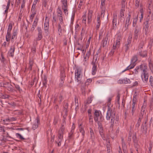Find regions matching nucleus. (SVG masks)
<instances>
[{
    "mask_svg": "<svg viewBox=\"0 0 153 153\" xmlns=\"http://www.w3.org/2000/svg\"><path fill=\"white\" fill-rule=\"evenodd\" d=\"M132 36L131 35H130L127 39V43L126 44V51L128 49L131 43Z\"/></svg>",
    "mask_w": 153,
    "mask_h": 153,
    "instance_id": "18",
    "label": "nucleus"
},
{
    "mask_svg": "<svg viewBox=\"0 0 153 153\" xmlns=\"http://www.w3.org/2000/svg\"><path fill=\"white\" fill-rule=\"evenodd\" d=\"M124 13L123 12V10L121 9L120 12V18L121 19H122V18H123L124 17Z\"/></svg>",
    "mask_w": 153,
    "mask_h": 153,
    "instance_id": "46",
    "label": "nucleus"
},
{
    "mask_svg": "<svg viewBox=\"0 0 153 153\" xmlns=\"http://www.w3.org/2000/svg\"><path fill=\"white\" fill-rule=\"evenodd\" d=\"M82 22L83 23H84L85 24V25L86 26V14H85L82 17Z\"/></svg>",
    "mask_w": 153,
    "mask_h": 153,
    "instance_id": "45",
    "label": "nucleus"
},
{
    "mask_svg": "<svg viewBox=\"0 0 153 153\" xmlns=\"http://www.w3.org/2000/svg\"><path fill=\"white\" fill-rule=\"evenodd\" d=\"M141 28V27L140 26H137L135 27L134 32V39L136 40L137 39L139 33L140 31Z\"/></svg>",
    "mask_w": 153,
    "mask_h": 153,
    "instance_id": "14",
    "label": "nucleus"
},
{
    "mask_svg": "<svg viewBox=\"0 0 153 153\" xmlns=\"http://www.w3.org/2000/svg\"><path fill=\"white\" fill-rule=\"evenodd\" d=\"M68 103H66L65 104V106L64 108V109L63 110V112L66 115H67V112H68Z\"/></svg>",
    "mask_w": 153,
    "mask_h": 153,
    "instance_id": "38",
    "label": "nucleus"
},
{
    "mask_svg": "<svg viewBox=\"0 0 153 153\" xmlns=\"http://www.w3.org/2000/svg\"><path fill=\"white\" fill-rule=\"evenodd\" d=\"M66 124V122L65 120H62L61 124V126L60 127L58 132V140L56 142L57 143L58 146H60L61 145V142L63 140V135L65 131V125Z\"/></svg>",
    "mask_w": 153,
    "mask_h": 153,
    "instance_id": "3",
    "label": "nucleus"
},
{
    "mask_svg": "<svg viewBox=\"0 0 153 153\" xmlns=\"http://www.w3.org/2000/svg\"><path fill=\"white\" fill-rule=\"evenodd\" d=\"M60 80H61V82H60L59 84V87H62L63 86V83H64V81L65 80V78L66 76L65 71L64 68L62 67H60Z\"/></svg>",
    "mask_w": 153,
    "mask_h": 153,
    "instance_id": "6",
    "label": "nucleus"
},
{
    "mask_svg": "<svg viewBox=\"0 0 153 153\" xmlns=\"http://www.w3.org/2000/svg\"><path fill=\"white\" fill-rule=\"evenodd\" d=\"M17 32L16 30H13V33L12 36L11 37V40L12 41H13V39L16 37V38L17 36Z\"/></svg>",
    "mask_w": 153,
    "mask_h": 153,
    "instance_id": "35",
    "label": "nucleus"
},
{
    "mask_svg": "<svg viewBox=\"0 0 153 153\" xmlns=\"http://www.w3.org/2000/svg\"><path fill=\"white\" fill-rule=\"evenodd\" d=\"M90 131L91 135V141L92 142H94V136L93 131L91 128H90Z\"/></svg>",
    "mask_w": 153,
    "mask_h": 153,
    "instance_id": "32",
    "label": "nucleus"
},
{
    "mask_svg": "<svg viewBox=\"0 0 153 153\" xmlns=\"http://www.w3.org/2000/svg\"><path fill=\"white\" fill-rule=\"evenodd\" d=\"M11 38V32L7 31L6 36V40L7 42H9Z\"/></svg>",
    "mask_w": 153,
    "mask_h": 153,
    "instance_id": "33",
    "label": "nucleus"
},
{
    "mask_svg": "<svg viewBox=\"0 0 153 153\" xmlns=\"http://www.w3.org/2000/svg\"><path fill=\"white\" fill-rule=\"evenodd\" d=\"M15 50V46L14 45L11 46L8 52V54L9 56L13 57L14 56V53Z\"/></svg>",
    "mask_w": 153,
    "mask_h": 153,
    "instance_id": "20",
    "label": "nucleus"
},
{
    "mask_svg": "<svg viewBox=\"0 0 153 153\" xmlns=\"http://www.w3.org/2000/svg\"><path fill=\"white\" fill-rule=\"evenodd\" d=\"M92 82V79H87L86 81L85 82V85H88L91 83Z\"/></svg>",
    "mask_w": 153,
    "mask_h": 153,
    "instance_id": "53",
    "label": "nucleus"
},
{
    "mask_svg": "<svg viewBox=\"0 0 153 153\" xmlns=\"http://www.w3.org/2000/svg\"><path fill=\"white\" fill-rule=\"evenodd\" d=\"M143 29L145 35H147L149 32V25H145L143 26Z\"/></svg>",
    "mask_w": 153,
    "mask_h": 153,
    "instance_id": "31",
    "label": "nucleus"
},
{
    "mask_svg": "<svg viewBox=\"0 0 153 153\" xmlns=\"http://www.w3.org/2000/svg\"><path fill=\"white\" fill-rule=\"evenodd\" d=\"M138 19V15H137L135 18H133V27H135L137 26H139L137 25V22Z\"/></svg>",
    "mask_w": 153,
    "mask_h": 153,
    "instance_id": "30",
    "label": "nucleus"
},
{
    "mask_svg": "<svg viewBox=\"0 0 153 153\" xmlns=\"http://www.w3.org/2000/svg\"><path fill=\"white\" fill-rule=\"evenodd\" d=\"M15 87L21 93L22 91V90L20 88L19 86L17 85H15Z\"/></svg>",
    "mask_w": 153,
    "mask_h": 153,
    "instance_id": "58",
    "label": "nucleus"
},
{
    "mask_svg": "<svg viewBox=\"0 0 153 153\" xmlns=\"http://www.w3.org/2000/svg\"><path fill=\"white\" fill-rule=\"evenodd\" d=\"M37 3H34V2H33V5L32 7V8L31 9V11H34L35 10V6L36 5Z\"/></svg>",
    "mask_w": 153,
    "mask_h": 153,
    "instance_id": "59",
    "label": "nucleus"
},
{
    "mask_svg": "<svg viewBox=\"0 0 153 153\" xmlns=\"http://www.w3.org/2000/svg\"><path fill=\"white\" fill-rule=\"evenodd\" d=\"M84 0H80L78 6V8L79 9H80L81 8L83 4Z\"/></svg>",
    "mask_w": 153,
    "mask_h": 153,
    "instance_id": "55",
    "label": "nucleus"
},
{
    "mask_svg": "<svg viewBox=\"0 0 153 153\" xmlns=\"http://www.w3.org/2000/svg\"><path fill=\"white\" fill-rule=\"evenodd\" d=\"M62 9L68 8V0H61Z\"/></svg>",
    "mask_w": 153,
    "mask_h": 153,
    "instance_id": "25",
    "label": "nucleus"
},
{
    "mask_svg": "<svg viewBox=\"0 0 153 153\" xmlns=\"http://www.w3.org/2000/svg\"><path fill=\"white\" fill-rule=\"evenodd\" d=\"M120 44V42L119 40H117L116 43H114L110 53V55H112L113 54L114 52V50L119 47Z\"/></svg>",
    "mask_w": 153,
    "mask_h": 153,
    "instance_id": "11",
    "label": "nucleus"
},
{
    "mask_svg": "<svg viewBox=\"0 0 153 153\" xmlns=\"http://www.w3.org/2000/svg\"><path fill=\"white\" fill-rule=\"evenodd\" d=\"M81 70L80 68H76L75 71V79L78 82H80L82 77Z\"/></svg>",
    "mask_w": 153,
    "mask_h": 153,
    "instance_id": "7",
    "label": "nucleus"
},
{
    "mask_svg": "<svg viewBox=\"0 0 153 153\" xmlns=\"http://www.w3.org/2000/svg\"><path fill=\"white\" fill-rule=\"evenodd\" d=\"M112 99L111 97L108 98L107 106H108V109L107 112L106 118L107 120H110L111 118L110 122L111 126L112 127L114 123L115 120V123H117L119 120V117L117 116L116 117V112L115 109L113 108L112 106L110 107L111 101Z\"/></svg>",
    "mask_w": 153,
    "mask_h": 153,
    "instance_id": "1",
    "label": "nucleus"
},
{
    "mask_svg": "<svg viewBox=\"0 0 153 153\" xmlns=\"http://www.w3.org/2000/svg\"><path fill=\"white\" fill-rule=\"evenodd\" d=\"M44 30L46 35H48L49 33V20L48 16H46L44 23Z\"/></svg>",
    "mask_w": 153,
    "mask_h": 153,
    "instance_id": "9",
    "label": "nucleus"
},
{
    "mask_svg": "<svg viewBox=\"0 0 153 153\" xmlns=\"http://www.w3.org/2000/svg\"><path fill=\"white\" fill-rule=\"evenodd\" d=\"M56 13V16L54 12L53 13V20L52 21L53 25L54 22H56V16L58 18L59 21H63L62 13V10L59 7H58L57 9Z\"/></svg>",
    "mask_w": 153,
    "mask_h": 153,
    "instance_id": "4",
    "label": "nucleus"
},
{
    "mask_svg": "<svg viewBox=\"0 0 153 153\" xmlns=\"http://www.w3.org/2000/svg\"><path fill=\"white\" fill-rule=\"evenodd\" d=\"M79 131L82 134V137L83 138L85 136V131L83 127L82 126V124L79 125Z\"/></svg>",
    "mask_w": 153,
    "mask_h": 153,
    "instance_id": "26",
    "label": "nucleus"
},
{
    "mask_svg": "<svg viewBox=\"0 0 153 153\" xmlns=\"http://www.w3.org/2000/svg\"><path fill=\"white\" fill-rule=\"evenodd\" d=\"M144 45V42H141L140 43L138 47V49L141 50L143 48V47Z\"/></svg>",
    "mask_w": 153,
    "mask_h": 153,
    "instance_id": "50",
    "label": "nucleus"
},
{
    "mask_svg": "<svg viewBox=\"0 0 153 153\" xmlns=\"http://www.w3.org/2000/svg\"><path fill=\"white\" fill-rule=\"evenodd\" d=\"M136 101L135 98H134L133 100V103L132 104V106L131 108V113L132 116L134 115V113L136 110Z\"/></svg>",
    "mask_w": 153,
    "mask_h": 153,
    "instance_id": "17",
    "label": "nucleus"
},
{
    "mask_svg": "<svg viewBox=\"0 0 153 153\" xmlns=\"http://www.w3.org/2000/svg\"><path fill=\"white\" fill-rule=\"evenodd\" d=\"M107 41L104 39L102 40L101 43V46H102L103 48L106 46L107 44Z\"/></svg>",
    "mask_w": 153,
    "mask_h": 153,
    "instance_id": "43",
    "label": "nucleus"
},
{
    "mask_svg": "<svg viewBox=\"0 0 153 153\" xmlns=\"http://www.w3.org/2000/svg\"><path fill=\"white\" fill-rule=\"evenodd\" d=\"M38 31V36L36 38L35 40L33 43L34 45H37V41L41 40L43 37L42 35V30L41 27H38L37 28Z\"/></svg>",
    "mask_w": 153,
    "mask_h": 153,
    "instance_id": "8",
    "label": "nucleus"
},
{
    "mask_svg": "<svg viewBox=\"0 0 153 153\" xmlns=\"http://www.w3.org/2000/svg\"><path fill=\"white\" fill-rule=\"evenodd\" d=\"M40 121L39 117L38 116L35 120V122L32 126V128L34 130L36 129L38 126V125L40 124Z\"/></svg>",
    "mask_w": 153,
    "mask_h": 153,
    "instance_id": "16",
    "label": "nucleus"
},
{
    "mask_svg": "<svg viewBox=\"0 0 153 153\" xmlns=\"http://www.w3.org/2000/svg\"><path fill=\"white\" fill-rule=\"evenodd\" d=\"M94 120L95 122H97L98 119V117L100 116V111H98L97 110H95L94 113Z\"/></svg>",
    "mask_w": 153,
    "mask_h": 153,
    "instance_id": "29",
    "label": "nucleus"
},
{
    "mask_svg": "<svg viewBox=\"0 0 153 153\" xmlns=\"http://www.w3.org/2000/svg\"><path fill=\"white\" fill-rule=\"evenodd\" d=\"M25 0H23L22 2V3L21 6L20 11H21L22 10V9L25 7Z\"/></svg>",
    "mask_w": 153,
    "mask_h": 153,
    "instance_id": "52",
    "label": "nucleus"
},
{
    "mask_svg": "<svg viewBox=\"0 0 153 153\" xmlns=\"http://www.w3.org/2000/svg\"><path fill=\"white\" fill-rule=\"evenodd\" d=\"M92 97L91 96H90L88 97L86 100V102L85 104H88L91 103L92 100Z\"/></svg>",
    "mask_w": 153,
    "mask_h": 153,
    "instance_id": "47",
    "label": "nucleus"
},
{
    "mask_svg": "<svg viewBox=\"0 0 153 153\" xmlns=\"http://www.w3.org/2000/svg\"><path fill=\"white\" fill-rule=\"evenodd\" d=\"M140 69L142 71L141 74L142 79L143 81H147L149 77V74L147 72V67L144 64H143L140 65V67H137L134 69V73L135 74L138 73V70Z\"/></svg>",
    "mask_w": 153,
    "mask_h": 153,
    "instance_id": "2",
    "label": "nucleus"
},
{
    "mask_svg": "<svg viewBox=\"0 0 153 153\" xmlns=\"http://www.w3.org/2000/svg\"><path fill=\"white\" fill-rule=\"evenodd\" d=\"M31 12L32 13L30 17V20L32 22L34 17L36 14V11H31Z\"/></svg>",
    "mask_w": 153,
    "mask_h": 153,
    "instance_id": "39",
    "label": "nucleus"
},
{
    "mask_svg": "<svg viewBox=\"0 0 153 153\" xmlns=\"http://www.w3.org/2000/svg\"><path fill=\"white\" fill-rule=\"evenodd\" d=\"M148 15H149V16H150V15L152 13V11H151V4H149V6H148Z\"/></svg>",
    "mask_w": 153,
    "mask_h": 153,
    "instance_id": "56",
    "label": "nucleus"
},
{
    "mask_svg": "<svg viewBox=\"0 0 153 153\" xmlns=\"http://www.w3.org/2000/svg\"><path fill=\"white\" fill-rule=\"evenodd\" d=\"M16 136L17 137L19 138V139L22 140H28V142L30 141V139L29 138H28L27 139H25L20 134L16 133Z\"/></svg>",
    "mask_w": 153,
    "mask_h": 153,
    "instance_id": "34",
    "label": "nucleus"
},
{
    "mask_svg": "<svg viewBox=\"0 0 153 153\" xmlns=\"http://www.w3.org/2000/svg\"><path fill=\"white\" fill-rule=\"evenodd\" d=\"M140 0H135V8L136 9L138 8L140 6L141 8L140 10V12L141 13V14H143V10L142 7V4L140 2Z\"/></svg>",
    "mask_w": 153,
    "mask_h": 153,
    "instance_id": "13",
    "label": "nucleus"
},
{
    "mask_svg": "<svg viewBox=\"0 0 153 153\" xmlns=\"http://www.w3.org/2000/svg\"><path fill=\"white\" fill-rule=\"evenodd\" d=\"M47 78L46 77H44V79L43 80V85L45 86V85L47 84Z\"/></svg>",
    "mask_w": 153,
    "mask_h": 153,
    "instance_id": "60",
    "label": "nucleus"
},
{
    "mask_svg": "<svg viewBox=\"0 0 153 153\" xmlns=\"http://www.w3.org/2000/svg\"><path fill=\"white\" fill-rule=\"evenodd\" d=\"M101 15H98L97 16V23H101V21L100 20V17L102 16Z\"/></svg>",
    "mask_w": 153,
    "mask_h": 153,
    "instance_id": "51",
    "label": "nucleus"
},
{
    "mask_svg": "<svg viewBox=\"0 0 153 153\" xmlns=\"http://www.w3.org/2000/svg\"><path fill=\"white\" fill-rule=\"evenodd\" d=\"M35 82H36V84L37 83V80L36 77H34L33 79L30 82V85L31 86L33 85H34Z\"/></svg>",
    "mask_w": 153,
    "mask_h": 153,
    "instance_id": "49",
    "label": "nucleus"
},
{
    "mask_svg": "<svg viewBox=\"0 0 153 153\" xmlns=\"http://www.w3.org/2000/svg\"><path fill=\"white\" fill-rule=\"evenodd\" d=\"M93 11L92 10H89L88 14V23L89 24L92 20V16Z\"/></svg>",
    "mask_w": 153,
    "mask_h": 153,
    "instance_id": "19",
    "label": "nucleus"
},
{
    "mask_svg": "<svg viewBox=\"0 0 153 153\" xmlns=\"http://www.w3.org/2000/svg\"><path fill=\"white\" fill-rule=\"evenodd\" d=\"M74 131L71 130V132L68 134V139L69 140H72L73 139L74 137Z\"/></svg>",
    "mask_w": 153,
    "mask_h": 153,
    "instance_id": "36",
    "label": "nucleus"
},
{
    "mask_svg": "<svg viewBox=\"0 0 153 153\" xmlns=\"http://www.w3.org/2000/svg\"><path fill=\"white\" fill-rule=\"evenodd\" d=\"M48 1L47 0H42V4L43 6L45 7H46Z\"/></svg>",
    "mask_w": 153,
    "mask_h": 153,
    "instance_id": "62",
    "label": "nucleus"
},
{
    "mask_svg": "<svg viewBox=\"0 0 153 153\" xmlns=\"http://www.w3.org/2000/svg\"><path fill=\"white\" fill-rule=\"evenodd\" d=\"M107 153H110L111 147L110 145L107 144Z\"/></svg>",
    "mask_w": 153,
    "mask_h": 153,
    "instance_id": "64",
    "label": "nucleus"
},
{
    "mask_svg": "<svg viewBox=\"0 0 153 153\" xmlns=\"http://www.w3.org/2000/svg\"><path fill=\"white\" fill-rule=\"evenodd\" d=\"M105 0H101L100 8L101 9V15L104 17L105 12Z\"/></svg>",
    "mask_w": 153,
    "mask_h": 153,
    "instance_id": "12",
    "label": "nucleus"
},
{
    "mask_svg": "<svg viewBox=\"0 0 153 153\" xmlns=\"http://www.w3.org/2000/svg\"><path fill=\"white\" fill-rule=\"evenodd\" d=\"M4 87L10 91L13 92L14 91V90L13 89V86L9 83H8L7 84H5Z\"/></svg>",
    "mask_w": 153,
    "mask_h": 153,
    "instance_id": "21",
    "label": "nucleus"
},
{
    "mask_svg": "<svg viewBox=\"0 0 153 153\" xmlns=\"http://www.w3.org/2000/svg\"><path fill=\"white\" fill-rule=\"evenodd\" d=\"M91 51L90 50L87 52L83 60V61L84 62V65L86 64L87 63V61L90 55L91 54Z\"/></svg>",
    "mask_w": 153,
    "mask_h": 153,
    "instance_id": "22",
    "label": "nucleus"
},
{
    "mask_svg": "<svg viewBox=\"0 0 153 153\" xmlns=\"http://www.w3.org/2000/svg\"><path fill=\"white\" fill-rule=\"evenodd\" d=\"M68 8H63L62 9L63 10V11L65 14L67 15L68 14Z\"/></svg>",
    "mask_w": 153,
    "mask_h": 153,
    "instance_id": "63",
    "label": "nucleus"
},
{
    "mask_svg": "<svg viewBox=\"0 0 153 153\" xmlns=\"http://www.w3.org/2000/svg\"><path fill=\"white\" fill-rule=\"evenodd\" d=\"M139 55L142 57H145L147 56V51H141L139 52Z\"/></svg>",
    "mask_w": 153,
    "mask_h": 153,
    "instance_id": "28",
    "label": "nucleus"
},
{
    "mask_svg": "<svg viewBox=\"0 0 153 153\" xmlns=\"http://www.w3.org/2000/svg\"><path fill=\"white\" fill-rule=\"evenodd\" d=\"M97 70V66H93L92 70V74L93 75H94L96 74Z\"/></svg>",
    "mask_w": 153,
    "mask_h": 153,
    "instance_id": "40",
    "label": "nucleus"
},
{
    "mask_svg": "<svg viewBox=\"0 0 153 153\" xmlns=\"http://www.w3.org/2000/svg\"><path fill=\"white\" fill-rule=\"evenodd\" d=\"M96 122H97V123L98 125V128L100 130H102L103 129V128L101 122L99 121L98 120H97V121Z\"/></svg>",
    "mask_w": 153,
    "mask_h": 153,
    "instance_id": "44",
    "label": "nucleus"
},
{
    "mask_svg": "<svg viewBox=\"0 0 153 153\" xmlns=\"http://www.w3.org/2000/svg\"><path fill=\"white\" fill-rule=\"evenodd\" d=\"M131 18V15L129 14L128 17L126 19V21L124 26L123 27L122 30L125 31L128 29L129 25L130 23V20Z\"/></svg>",
    "mask_w": 153,
    "mask_h": 153,
    "instance_id": "10",
    "label": "nucleus"
},
{
    "mask_svg": "<svg viewBox=\"0 0 153 153\" xmlns=\"http://www.w3.org/2000/svg\"><path fill=\"white\" fill-rule=\"evenodd\" d=\"M38 19L37 18H36L35 19L31 29V31H33L34 30L36 27L37 25L38 22Z\"/></svg>",
    "mask_w": 153,
    "mask_h": 153,
    "instance_id": "27",
    "label": "nucleus"
},
{
    "mask_svg": "<svg viewBox=\"0 0 153 153\" xmlns=\"http://www.w3.org/2000/svg\"><path fill=\"white\" fill-rule=\"evenodd\" d=\"M34 65V62L33 59H30L28 63V67L27 69L31 71L32 69V67Z\"/></svg>",
    "mask_w": 153,
    "mask_h": 153,
    "instance_id": "23",
    "label": "nucleus"
},
{
    "mask_svg": "<svg viewBox=\"0 0 153 153\" xmlns=\"http://www.w3.org/2000/svg\"><path fill=\"white\" fill-rule=\"evenodd\" d=\"M117 15L116 13L113 14V19L112 21L113 27L112 29L115 30L117 27Z\"/></svg>",
    "mask_w": 153,
    "mask_h": 153,
    "instance_id": "15",
    "label": "nucleus"
},
{
    "mask_svg": "<svg viewBox=\"0 0 153 153\" xmlns=\"http://www.w3.org/2000/svg\"><path fill=\"white\" fill-rule=\"evenodd\" d=\"M33 45H35V46L31 49V51L32 53H33V54H34L36 53V48L35 46L36 45H35V44H33Z\"/></svg>",
    "mask_w": 153,
    "mask_h": 153,
    "instance_id": "61",
    "label": "nucleus"
},
{
    "mask_svg": "<svg viewBox=\"0 0 153 153\" xmlns=\"http://www.w3.org/2000/svg\"><path fill=\"white\" fill-rule=\"evenodd\" d=\"M97 56H94L93 61L92 62V65L93 66H97Z\"/></svg>",
    "mask_w": 153,
    "mask_h": 153,
    "instance_id": "37",
    "label": "nucleus"
},
{
    "mask_svg": "<svg viewBox=\"0 0 153 153\" xmlns=\"http://www.w3.org/2000/svg\"><path fill=\"white\" fill-rule=\"evenodd\" d=\"M151 21V20H150L149 15H148L146 18V21L144 22L145 25H149V22Z\"/></svg>",
    "mask_w": 153,
    "mask_h": 153,
    "instance_id": "41",
    "label": "nucleus"
},
{
    "mask_svg": "<svg viewBox=\"0 0 153 153\" xmlns=\"http://www.w3.org/2000/svg\"><path fill=\"white\" fill-rule=\"evenodd\" d=\"M13 27V24L12 23H9L8 28L7 29V31L11 32V30H12Z\"/></svg>",
    "mask_w": 153,
    "mask_h": 153,
    "instance_id": "48",
    "label": "nucleus"
},
{
    "mask_svg": "<svg viewBox=\"0 0 153 153\" xmlns=\"http://www.w3.org/2000/svg\"><path fill=\"white\" fill-rule=\"evenodd\" d=\"M64 23L63 21H59L58 24V31L59 32V35H60V33H62V26H63Z\"/></svg>",
    "mask_w": 153,
    "mask_h": 153,
    "instance_id": "24",
    "label": "nucleus"
},
{
    "mask_svg": "<svg viewBox=\"0 0 153 153\" xmlns=\"http://www.w3.org/2000/svg\"><path fill=\"white\" fill-rule=\"evenodd\" d=\"M143 117V116H140L139 117L137 124L136 125V126L138 128L140 125L141 119Z\"/></svg>",
    "mask_w": 153,
    "mask_h": 153,
    "instance_id": "42",
    "label": "nucleus"
},
{
    "mask_svg": "<svg viewBox=\"0 0 153 153\" xmlns=\"http://www.w3.org/2000/svg\"><path fill=\"white\" fill-rule=\"evenodd\" d=\"M85 31L84 30L83 28H82L81 33V36L80 39L81 40L83 38L84 34L85 33Z\"/></svg>",
    "mask_w": 153,
    "mask_h": 153,
    "instance_id": "57",
    "label": "nucleus"
},
{
    "mask_svg": "<svg viewBox=\"0 0 153 153\" xmlns=\"http://www.w3.org/2000/svg\"><path fill=\"white\" fill-rule=\"evenodd\" d=\"M137 60V56L136 55L134 56L131 59L130 65L128 66L125 70L123 71V72H124L126 71L129 70L134 68L136 65V62Z\"/></svg>",
    "mask_w": 153,
    "mask_h": 153,
    "instance_id": "5",
    "label": "nucleus"
},
{
    "mask_svg": "<svg viewBox=\"0 0 153 153\" xmlns=\"http://www.w3.org/2000/svg\"><path fill=\"white\" fill-rule=\"evenodd\" d=\"M132 138L134 143L137 142V140L136 137V134L133 136Z\"/></svg>",
    "mask_w": 153,
    "mask_h": 153,
    "instance_id": "54",
    "label": "nucleus"
}]
</instances>
